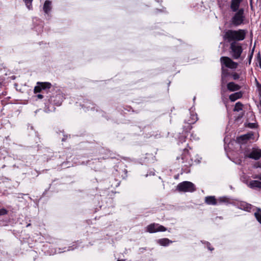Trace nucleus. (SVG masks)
I'll return each instance as SVG.
<instances>
[{"instance_id": "nucleus-39", "label": "nucleus", "mask_w": 261, "mask_h": 261, "mask_svg": "<svg viewBox=\"0 0 261 261\" xmlns=\"http://www.w3.org/2000/svg\"><path fill=\"white\" fill-rule=\"evenodd\" d=\"M208 248L210 250H213L214 249V248H211V247H208Z\"/></svg>"}, {"instance_id": "nucleus-32", "label": "nucleus", "mask_w": 261, "mask_h": 261, "mask_svg": "<svg viewBox=\"0 0 261 261\" xmlns=\"http://www.w3.org/2000/svg\"><path fill=\"white\" fill-rule=\"evenodd\" d=\"M53 101L55 102V103L56 105H58V106L60 105L61 104V103H62V101H60V100H58V101H57V102H55V101H56V100H55V99H54V100H53Z\"/></svg>"}, {"instance_id": "nucleus-29", "label": "nucleus", "mask_w": 261, "mask_h": 261, "mask_svg": "<svg viewBox=\"0 0 261 261\" xmlns=\"http://www.w3.org/2000/svg\"><path fill=\"white\" fill-rule=\"evenodd\" d=\"M254 168H261V163L259 162L255 163L254 165Z\"/></svg>"}, {"instance_id": "nucleus-14", "label": "nucleus", "mask_w": 261, "mask_h": 261, "mask_svg": "<svg viewBox=\"0 0 261 261\" xmlns=\"http://www.w3.org/2000/svg\"><path fill=\"white\" fill-rule=\"evenodd\" d=\"M248 186L251 189L259 188L261 189V181L258 180H251L250 181Z\"/></svg>"}, {"instance_id": "nucleus-5", "label": "nucleus", "mask_w": 261, "mask_h": 261, "mask_svg": "<svg viewBox=\"0 0 261 261\" xmlns=\"http://www.w3.org/2000/svg\"><path fill=\"white\" fill-rule=\"evenodd\" d=\"M221 65L231 69H235L238 66V63L234 62L228 57H222L220 58Z\"/></svg>"}, {"instance_id": "nucleus-17", "label": "nucleus", "mask_w": 261, "mask_h": 261, "mask_svg": "<svg viewBox=\"0 0 261 261\" xmlns=\"http://www.w3.org/2000/svg\"><path fill=\"white\" fill-rule=\"evenodd\" d=\"M240 207L241 209L248 212H249L251 209V205L246 202L241 203Z\"/></svg>"}, {"instance_id": "nucleus-21", "label": "nucleus", "mask_w": 261, "mask_h": 261, "mask_svg": "<svg viewBox=\"0 0 261 261\" xmlns=\"http://www.w3.org/2000/svg\"><path fill=\"white\" fill-rule=\"evenodd\" d=\"M218 200V203H228L229 202V199L227 198L226 197H220Z\"/></svg>"}, {"instance_id": "nucleus-4", "label": "nucleus", "mask_w": 261, "mask_h": 261, "mask_svg": "<svg viewBox=\"0 0 261 261\" xmlns=\"http://www.w3.org/2000/svg\"><path fill=\"white\" fill-rule=\"evenodd\" d=\"M176 190L179 192H193L196 191V189L194 184L185 181L179 183L177 186Z\"/></svg>"}, {"instance_id": "nucleus-11", "label": "nucleus", "mask_w": 261, "mask_h": 261, "mask_svg": "<svg viewBox=\"0 0 261 261\" xmlns=\"http://www.w3.org/2000/svg\"><path fill=\"white\" fill-rule=\"evenodd\" d=\"M227 88L230 92H234L239 90L241 87L233 82L228 83L227 84Z\"/></svg>"}, {"instance_id": "nucleus-3", "label": "nucleus", "mask_w": 261, "mask_h": 261, "mask_svg": "<svg viewBox=\"0 0 261 261\" xmlns=\"http://www.w3.org/2000/svg\"><path fill=\"white\" fill-rule=\"evenodd\" d=\"M235 12V14L231 18L230 22L232 25L237 27L243 23L245 18L244 15V10L243 8H241L239 10Z\"/></svg>"}, {"instance_id": "nucleus-2", "label": "nucleus", "mask_w": 261, "mask_h": 261, "mask_svg": "<svg viewBox=\"0 0 261 261\" xmlns=\"http://www.w3.org/2000/svg\"><path fill=\"white\" fill-rule=\"evenodd\" d=\"M244 155L245 159L249 158L258 160L261 158V149L256 148H252L251 150L246 148L244 151Z\"/></svg>"}, {"instance_id": "nucleus-26", "label": "nucleus", "mask_w": 261, "mask_h": 261, "mask_svg": "<svg viewBox=\"0 0 261 261\" xmlns=\"http://www.w3.org/2000/svg\"><path fill=\"white\" fill-rule=\"evenodd\" d=\"M256 59L257 62H258L259 67L261 69V56L259 52H258L257 55Z\"/></svg>"}, {"instance_id": "nucleus-16", "label": "nucleus", "mask_w": 261, "mask_h": 261, "mask_svg": "<svg viewBox=\"0 0 261 261\" xmlns=\"http://www.w3.org/2000/svg\"><path fill=\"white\" fill-rule=\"evenodd\" d=\"M171 243L172 241L167 238L161 239L158 241V243L163 246H168Z\"/></svg>"}, {"instance_id": "nucleus-24", "label": "nucleus", "mask_w": 261, "mask_h": 261, "mask_svg": "<svg viewBox=\"0 0 261 261\" xmlns=\"http://www.w3.org/2000/svg\"><path fill=\"white\" fill-rule=\"evenodd\" d=\"M246 127H248L250 128H255L257 126V124L254 123H248L247 125H245Z\"/></svg>"}, {"instance_id": "nucleus-6", "label": "nucleus", "mask_w": 261, "mask_h": 261, "mask_svg": "<svg viewBox=\"0 0 261 261\" xmlns=\"http://www.w3.org/2000/svg\"><path fill=\"white\" fill-rule=\"evenodd\" d=\"M146 230L149 233H154L159 231H165L167 230V228L159 224L152 223L147 226Z\"/></svg>"}, {"instance_id": "nucleus-38", "label": "nucleus", "mask_w": 261, "mask_h": 261, "mask_svg": "<svg viewBox=\"0 0 261 261\" xmlns=\"http://www.w3.org/2000/svg\"><path fill=\"white\" fill-rule=\"evenodd\" d=\"M124 172H125V174H126L127 170L125 169H124Z\"/></svg>"}, {"instance_id": "nucleus-25", "label": "nucleus", "mask_w": 261, "mask_h": 261, "mask_svg": "<svg viewBox=\"0 0 261 261\" xmlns=\"http://www.w3.org/2000/svg\"><path fill=\"white\" fill-rule=\"evenodd\" d=\"M227 77L221 75V86H223L227 83Z\"/></svg>"}, {"instance_id": "nucleus-18", "label": "nucleus", "mask_w": 261, "mask_h": 261, "mask_svg": "<svg viewBox=\"0 0 261 261\" xmlns=\"http://www.w3.org/2000/svg\"><path fill=\"white\" fill-rule=\"evenodd\" d=\"M221 76L227 77L230 76L231 72H229L228 69L225 68L223 65H221Z\"/></svg>"}, {"instance_id": "nucleus-19", "label": "nucleus", "mask_w": 261, "mask_h": 261, "mask_svg": "<svg viewBox=\"0 0 261 261\" xmlns=\"http://www.w3.org/2000/svg\"><path fill=\"white\" fill-rule=\"evenodd\" d=\"M243 107V105L241 102H238L235 104L234 108L233 109L234 112H239L241 110H242Z\"/></svg>"}, {"instance_id": "nucleus-35", "label": "nucleus", "mask_w": 261, "mask_h": 261, "mask_svg": "<svg viewBox=\"0 0 261 261\" xmlns=\"http://www.w3.org/2000/svg\"><path fill=\"white\" fill-rule=\"evenodd\" d=\"M61 97V95H56V96L55 97H53V98H55L56 99H60Z\"/></svg>"}, {"instance_id": "nucleus-15", "label": "nucleus", "mask_w": 261, "mask_h": 261, "mask_svg": "<svg viewBox=\"0 0 261 261\" xmlns=\"http://www.w3.org/2000/svg\"><path fill=\"white\" fill-rule=\"evenodd\" d=\"M51 3L49 1H46L43 5V11L46 14H48L51 9Z\"/></svg>"}, {"instance_id": "nucleus-1", "label": "nucleus", "mask_w": 261, "mask_h": 261, "mask_svg": "<svg viewBox=\"0 0 261 261\" xmlns=\"http://www.w3.org/2000/svg\"><path fill=\"white\" fill-rule=\"evenodd\" d=\"M246 30L239 29L238 30H228L224 35L223 39L228 42H230V49L232 57L234 59H238L243 52V48L238 41L245 39L247 33Z\"/></svg>"}, {"instance_id": "nucleus-42", "label": "nucleus", "mask_w": 261, "mask_h": 261, "mask_svg": "<svg viewBox=\"0 0 261 261\" xmlns=\"http://www.w3.org/2000/svg\"><path fill=\"white\" fill-rule=\"evenodd\" d=\"M65 140H66V139H65V138H63V139H62V141H65Z\"/></svg>"}, {"instance_id": "nucleus-40", "label": "nucleus", "mask_w": 261, "mask_h": 261, "mask_svg": "<svg viewBox=\"0 0 261 261\" xmlns=\"http://www.w3.org/2000/svg\"><path fill=\"white\" fill-rule=\"evenodd\" d=\"M117 261H125V260H123V259H121V260L118 259Z\"/></svg>"}, {"instance_id": "nucleus-12", "label": "nucleus", "mask_w": 261, "mask_h": 261, "mask_svg": "<svg viewBox=\"0 0 261 261\" xmlns=\"http://www.w3.org/2000/svg\"><path fill=\"white\" fill-rule=\"evenodd\" d=\"M244 92L239 91L230 94L229 96V99L231 102H234L238 99H240L243 97Z\"/></svg>"}, {"instance_id": "nucleus-28", "label": "nucleus", "mask_w": 261, "mask_h": 261, "mask_svg": "<svg viewBox=\"0 0 261 261\" xmlns=\"http://www.w3.org/2000/svg\"><path fill=\"white\" fill-rule=\"evenodd\" d=\"M255 81L256 83V86L257 87L258 90L260 93V94H261V84H259L256 79H255Z\"/></svg>"}, {"instance_id": "nucleus-9", "label": "nucleus", "mask_w": 261, "mask_h": 261, "mask_svg": "<svg viewBox=\"0 0 261 261\" xmlns=\"http://www.w3.org/2000/svg\"><path fill=\"white\" fill-rule=\"evenodd\" d=\"M190 158V155L188 149H185L183 150V153L181 155V158L183 160L182 163H188L187 164H185V166H190L192 164L193 161L192 159H190L189 161H188L189 160V158Z\"/></svg>"}, {"instance_id": "nucleus-37", "label": "nucleus", "mask_w": 261, "mask_h": 261, "mask_svg": "<svg viewBox=\"0 0 261 261\" xmlns=\"http://www.w3.org/2000/svg\"><path fill=\"white\" fill-rule=\"evenodd\" d=\"M242 117H243V114L241 116H239L238 117V119L241 118Z\"/></svg>"}, {"instance_id": "nucleus-22", "label": "nucleus", "mask_w": 261, "mask_h": 261, "mask_svg": "<svg viewBox=\"0 0 261 261\" xmlns=\"http://www.w3.org/2000/svg\"><path fill=\"white\" fill-rule=\"evenodd\" d=\"M25 3L26 7L29 9H32V2L33 0H23Z\"/></svg>"}, {"instance_id": "nucleus-23", "label": "nucleus", "mask_w": 261, "mask_h": 261, "mask_svg": "<svg viewBox=\"0 0 261 261\" xmlns=\"http://www.w3.org/2000/svg\"><path fill=\"white\" fill-rule=\"evenodd\" d=\"M230 76L234 80H237L240 77V74L236 72H231Z\"/></svg>"}, {"instance_id": "nucleus-36", "label": "nucleus", "mask_w": 261, "mask_h": 261, "mask_svg": "<svg viewBox=\"0 0 261 261\" xmlns=\"http://www.w3.org/2000/svg\"><path fill=\"white\" fill-rule=\"evenodd\" d=\"M250 1V6H251V8H252L253 6H252V0H249Z\"/></svg>"}, {"instance_id": "nucleus-27", "label": "nucleus", "mask_w": 261, "mask_h": 261, "mask_svg": "<svg viewBox=\"0 0 261 261\" xmlns=\"http://www.w3.org/2000/svg\"><path fill=\"white\" fill-rule=\"evenodd\" d=\"M8 211L5 208H1L0 209V216H3L7 214Z\"/></svg>"}, {"instance_id": "nucleus-41", "label": "nucleus", "mask_w": 261, "mask_h": 261, "mask_svg": "<svg viewBox=\"0 0 261 261\" xmlns=\"http://www.w3.org/2000/svg\"><path fill=\"white\" fill-rule=\"evenodd\" d=\"M31 226V224H30V223L28 224L27 225V227H29V226Z\"/></svg>"}, {"instance_id": "nucleus-30", "label": "nucleus", "mask_w": 261, "mask_h": 261, "mask_svg": "<svg viewBox=\"0 0 261 261\" xmlns=\"http://www.w3.org/2000/svg\"><path fill=\"white\" fill-rule=\"evenodd\" d=\"M253 56L252 55H249L248 57V64L249 65H250L251 63V60L252 59Z\"/></svg>"}, {"instance_id": "nucleus-8", "label": "nucleus", "mask_w": 261, "mask_h": 261, "mask_svg": "<svg viewBox=\"0 0 261 261\" xmlns=\"http://www.w3.org/2000/svg\"><path fill=\"white\" fill-rule=\"evenodd\" d=\"M34 88V93H40L42 90H46L51 88V84L49 82H38Z\"/></svg>"}, {"instance_id": "nucleus-10", "label": "nucleus", "mask_w": 261, "mask_h": 261, "mask_svg": "<svg viewBox=\"0 0 261 261\" xmlns=\"http://www.w3.org/2000/svg\"><path fill=\"white\" fill-rule=\"evenodd\" d=\"M243 0H231L230 8L232 12H237L239 10L240 4Z\"/></svg>"}, {"instance_id": "nucleus-31", "label": "nucleus", "mask_w": 261, "mask_h": 261, "mask_svg": "<svg viewBox=\"0 0 261 261\" xmlns=\"http://www.w3.org/2000/svg\"><path fill=\"white\" fill-rule=\"evenodd\" d=\"M253 178L261 180V174L255 175L254 176H253Z\"/></svg>"}, {"instance_id": "nucleus-34", "label": "nucleus", "mask_w": 261, "mask_h": 261, "mask_svg": "<svg viewBox=\"0 0 261 261\" xmlns=\"http://www.w3.org/2000/svg\"><path fill=\"white\" fill-rule=\"evenodd\" d=\"M37 97H38V98L39 99H42L43 98V95H42V94H38L37 95Z\"/></svg>"}, {"instance_id": "nucleus-20", "label": "nucleus", "mask_w": 261, "mask_h": 261, "mask_svg": "<svg viewBox=\"0 0 261 261\" xmlns=\"http://www.w3.org/2000/svg\"><path fill=\"white\" fill-rule=\"evenodd\" d=\"M254 216L258 222L261 224V209L260 208H257V212L254 213Z\"/></svg>"}, {"instance_id": "nucleus-7", "label": "nucleus", "mask_w": 261, "mask_h": 261, "mask_svg": "<svg viewBox=\"0 0 261 261\" xmlns=\"http://www.w3.org/2000/svg\"><path fill=\"white\" fill-rule=\"evenodd\" d=\"M254 136V133L250 132L246 134H244L237 137L236 142L239 144H244L251 139H253Z\"/></svg>"}, {"instance_id": "nucleus-13", "label": "nucleus", "mask_w": 261, "mask_h": 261, "mask_svg": "<svg viewBox=\"0 0 261 261\" xmlns=\"http://www.w3.org/2000/svg\"><path fill=\"white\" fill-rule=\"evenodd\" d=\"M204 202L208 205H217L218 200L214 196H208L205 197Z\"/></svg>"}, {"instance_id": "nucleus-33", "label": "nucleus", "mask_w": 261, "mask_h": 261, "mask_svg": "<svg viewBox=\"0 0 261 261\" xmlns=\"http://www.w3.org/2000/svg\"><path fill=\"white\" fill-rule=\"evenodd\" d=\"M254 49H255V45L253 46V48L252 49V50L250 53V55H252V56H253Z\"/></svg>"}, {"instance_id": "nucleus-43", "label": "nucleus", "mask_w": 261, "mask_h": 261, "mask_svg": "<svg viewBox=\"0 0 261 261\" xmlns=\"http://www.w3.org/2000/svg\"><path fill=\"white\" fill-rule=\"evenodd\" d=\"M6 167V166L5 165H4L3 166H2V168H4Z\"/></svg>"}]
</instances>
